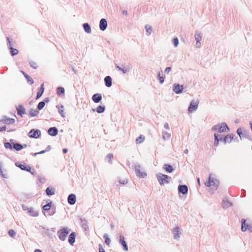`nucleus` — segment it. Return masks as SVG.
<instances>
[{
  "mask_svg": "<svg viewBox=\"0 0 252 252\" xmlns=\"http://www.w3.org/2000/svg\"><path fill=\"white\" fill-rule=\"evenodd\" d=\"M44 92V83H42L40 85V87L38 89V91L36 94V96L35 99H38L42 94H43Z\"/></svg>",
  "mask_w": 252,
  "mask_h": 252,
  "instance_id": "b1692460",
  "label": "nucleus"
},
{
  "mask_svg": "<svg viewBox=\"0 0 252 252\" xmlns=\"http://www.w3.org/2000/svg\"><path fill=\"white\" fill-rule=\"evenodd\" d=\"M46 204L43 205V202L42 203V211L46 216L45 211H48V216H53L56 213V206L53 204L50 199L46 200Z\"/></svg>",
  "mask_w": 252,
  "mask_h": 252,
  "instance_id": "f03ea898",
  "label": "nucleus"
},
{
  "mask_svg": "<svg viewBox=\"0 0 252 252\" xmlns=\"http://www.w3.org/2000/svg\"><path fill=\"white\" fill-rule=\"evenodd\" d=\"M41 131L38 129L32 128V129L28 134L29 137L37 139L41 136Z\"/></svg>",
  "mask_w": 252,
  "mask_h": 252,
  "instance_id": "9d476101",
  "label": "nucleus"
},
{
  "mask_svg": "<svg viewBox=\"0 0 252 252\" xmlns=\"http://www.w3.org/2000/svg\"><path fill=\"white\" fill-rule=\"evenodd\" d=\"M104 81L105 83V86L108 87L110 88L112 85V79L111 76H106L104 79Z\"/></svg>",
  "mask_w": 252,
  "mask_h": 252,
  "instance_id": "7c9ffc66",
  "label": "nucleus"
},
{
  "mask_svg": "<svg viewBox=\"0 0 252 252\" xmlns=\"http://www.w3.org/2000/svg\"><path fill=\"white\" fill-rule=\"evenodd\" d=\"M241 197H245L246 195V191L245 189H242V191H241Z\"/></svg>",
  "mask_w": 252,
  "mask_h": 252,
  "instance_id": "e2e57ef3",
  "label": "nucleus"
},
{
  "mask_svg": "<svg viewBox=\"0 0 252 252\" xmlns=\"http://www.w3.org/2000/svg\"><path fill=\"white\" fill-rule=\"evenodd\" d=\"M44 92V83H42L40 85V87L38 89V91L36 94V96L35 99H38L42 94H43Z\"/></svg>",
  "mask_w": 252,
  "mask_h": 252,
  "instance_id": "393cba45",
  "label": "nucleus"
},
{
  "mask_svg": "<svg viewBox=\"0 0 252 252\" xmlns=\"http://www.w3.org/2000/svg\"><path fill=\"white\" fill-rule=\"evenodd\" d=\"M2 162H0V175H1V176L4 178H8V176L7 175V174H4L3 173V172L2 170Z\"/></svg>",
  "mask_w": 252,
  "mask_h": 252,
  "instance_id": "8fccbe9b",
  "label": "nucleus"
},
{
  "mask_svg": "<svg viewBox=\"0 0 252 252\" xmlns=\"http://www.w3.org/2000/svg\"><path fill=\"white\" fill-rule=\"evenodd\" d=\"M178 191L179 194L186 195L188 192V187L186 185H179L178 187Z\"/></svg>",
  "mask_w": 252,
  "mask_h": 252,
  "instance_id": "4468645a",
  "label": "nucleus"
},
{
  "mask_svg": "<svg viewBox=\"0 0 252 252\" xmlns=\"http://www.w3.org/2000/svg\"><path fill=\"white\" fill-rule=\"evenodd\" d=\"M22 208L23 211H27L30 208H28L26 205L22 204Z\"/></svg>",
  "mask_w": 252,
  "mask_h": 252,
  "instance_id": "0e129e2a",
  "label": "nucleus"
},
{
  "mask_svg": "<svg viewBox=\"0 0 252 252\" xmlns=\"http://www.w3.org/2000/svg\"><path fill=\"white\" fill-rule=\"evenodd\" d=\"M45 193L48 196L53 195L55 193V189L52 187H48L45 189Z\"/></svg>",
  "mask_w": 252,
  "mask_h": 252,
  "instance_id": "72a5a7b5",
  "label": "nucleus"
},
{
  "mask_svg": "<svg viewBox=\"0 0 252 252\" xmlns=\"http://www.w3.org/2000/svg\"><path fill=\"white\" fill-rule=\"evenodd\" d=\"M198 100L196 101H195L194 100H191L188 109L189 113H192L196 111L198 108Z\"/></svg>",
  "mask_w": 252,
  "mask_h": 252,
  "instance_id": "f8f14e48",
  "label": "nucleus"
},
{
  "mask_svg": "<svg viewBox=\"0 0 252 252\" xmlns=\"http://www.w3.org/2000/svg\"><path fill=\"white\" fill-rule=\"evenodd\" d=\"M163 168L167 173H172L174 171V169L172 165L169 163L164 164Z\"/></svg>",
  "mask_w": 252,
  "mask_h": 252,
  "instance_id": "c85d7f7f",
  "label": "nucleus"
},
{
  "mask_svg": "<svg viewBox=\"0 0 252 252\" xmlns=\"http://www.w3.org/2000/svg\"><path fill=\"white\" fill-rule=\"evenodd\" d=\"M16 110L18 115L21 117H23V115L26 114V109L22 105H19L18 106L16 107Z\"/></svg>",
  "mask_w": 252,
  "mask_h": 252,
  "instance_id": "4be33fe9",
  "label": "nucleus"
},
{
  "mask_svg": "<svg viewBox=\"0 0 252 252\" xmlns=\"http://www.w3.org/2000/svg\"><path fill=\"white\" fill-rule=\"evenodd\" d=\"M29 64L30 65V66L34 69H36L38 67L37 63L35 62H33L32 61H30Z\"/></svg>",
  "mask_w": 252,
  "mask_h": 252,
  "instance_id": "4d7b16f0",
  "label": "nucleus"
},
{
  "mask_svg": "<svg viewBox=\"0 0 252 252\" xmlns=\"http://www.w3.org/2000/svg\"><path fill=\"white\" fill-rule=\"evenodd\" d=\"M28 213L31 216L37 217L38 216V212L34 211L32 207H30L28 210Z\"/></svg>",
  "mask_w": 252,
  "mask_h": 252,
  "instance_id": "79ce46f5",
  "label": "nucleus"
},
{
  "mask_svg": "<svg viewBox=\"0 0 252 252\" xmlns=\"http://www.w3.org/2000/svg\"><path fill=\"white\" fill-rule=\"evenodd\" d=\"M145 139V136L143 135H139L136 139V142L137 144H140Z\"/></svg>",
  "mask_w": 252,
  "mask_h": 252,
  "instance_id": "3c124183",
  "label": "nucleus"
},
{
  "mask_svg": "<svg viewBox=\"0 0 252 252\" xmlns=\"http://www.w3.org/2000/svg\"><path fill=\"white\" fill-rule=\"evenodd\" d=\"M102 98V95L99 93L94 94L92 97L93 101L95 103H99L101 100Z\"/></svg>",
  "mask_w": 252,
  "mask_h": 252,
  "instance_id": "bb28decb",
  "label": "nucleus"
},
{
  "mask_svg": "<svg viewBox=\"0 0 252 252\" xmlns=\"http://www.w3.org/2000/svg\"><path fill=\"white\" fill-rule=\"evenodd\" d=\"M58 129L55 126L51 127L47 130L48 134L52 136H55L58 134Z\"/></svg>",
  "mask_w": 252,
  "mask_h": 252,
  "instance_id": "aec40b11",
  "label": "nucleus"
},
{
  "mask_svg": "<svg viewBox=\"0 0 252 252\" xmlns=\"http://www.w3.org/2000/svg\"><path fill=\"white\" fill-rule=\"evenodd\" d=\"M119 182L121 184H123V185H125L126 184H127V180H120L119 181Z\"/></svg>",
  "mask_w": 252,
  "mask_h": 252,
  "instance_id": "69168bd1",
  "label": "nucleus"
},
{
  "mask_svg": "<svg viewBox=\"0 0 252 252\" xmlns=\"http://www.w3.org/2000/svg\"><path fill=\"white\" fill-rule=\"evenodd\" d=\"M226 135L228 140V143H230L233 140H236L237 142H239V140L237 137L233 133L227 134Z\"/></svg>",
  "mask_w": 252,
  "mask_h": 252,
  "instance_id": "e433bc0d",
  "label": "nucleus"
},
{
  "mask_svg": "<svg viewBox=\"0 0 252 252\" xmlns=\"http://www.w3.org/2000/svg\"><path fill=\"white\" fill-rule=\"evenodd\" d=\"M157 78L159 81V83L160 84H162L163 83V82L164 81V79L165 78V75H163L162 76H161L160 72H159L158 74Z\"/></svg>",
  "mask_w": 252,
  "mask_h": 252,
  "instance_id": "49530a36",
  "label": "nucleus"
},
{
  "mask_svg": "<svg viewBox=\"0 0 252 252\" xmlns=\"http://www.w3.org/2000/svg\"><path fill=\"white\" fill-rule=\"evenodd\" d=\"M194 37H195V40L196 42V47H200V45H201V43H200V41L202 39L201 33L199 32H196L195 35H194Z\"/></svg>",
  "mask_w": 252,
  "mask_h": 252,
  "instance_id": "412c9836",
  "label": "nucleus"
},
{
  "mask_svg": "<svg viewBox=\"0 0 252 252\" xmlns=\"http://www.w3.org/2000/svg\"><path fill=\"white\" fill-rule=\"evenodd\" d=\"M123 67H121L118 64H116V67L119 70L121 71L123 73H126L128 72L130 68L129 66H124V65H122Z\"/></svg>",
  "mask_w": 252,
  "mask_h": 252,
  "instance_id": "473e14b6",
  "label": "nucleus"
},
{
  "mask_svg": "<svg viewBox=\"0 0 252 252\" xmlns=\"http://www.w3.org/2000/svg\"><path fill=\"white\" fill-rule=\"evenodd\" d=\"M145 29L146 30V32L148 33H147V34H148V35H150L153 31L152 27L149 25H146L145 26Z\"/></svg>",
  "mask_w": 252,
  "mask_h": 252,
  "instance_id": "09e8293b",
  "label": "nucleus"
},
{
  "mask_svg": "<svg viewBox=\"0 0 252 252\" xmlns=\"http://www.w3.org/2000/svg\"><path fill=\"white\" fill-rule=\"evenodd\" d=\"M172 70V68L170 66H168L165 68L164 72L166 74H168Z\"/></svg>",
  "mask_w": 252,
  "mask_h": 252,
  "instance_id": "680f3d73",
  "label": "nucleus"
},
{
  "mask_svg": "<svg viewBox=\"0 0 252 252\" xmlns=\"http://www.w3.org/2000/svg\"><path fill=\"white\" fill-rule=\"evenodd\" d=\"M156 177L161 186L164 185L165 184H169L170 180L171 179L170 176L161 173L157 174Z\"/></svg>",
  "mask_w": 252,
  "mask_h": 252,
  "instance_id": "6e6552de",
  "label": "nucleus"
},
{
  "mask_svg": "<svg viewBox=\"0 0 252 252\" xmlns=\"http://www.w3.org/2000/svg\"><path fill=\"white\" fill-rule=\"evenodd\" d=\"M220 141L222 142L224 144L228 143V140L226 135H225L224 136L223 135H220Z\"/></svg>",
  "mask_w": 252,
  "mask_h": 252,
  "instance_id": "a18cd8bd",
  "label": "nucleus"
},
{
  "mask_svg": "<svg viewBox=\"0 0 252 252\" xmlns=\"http://www.w3.org/2000/svg\"><path fill=\"white\" fill-rule=\"evenodd\" d=\"M76 233L75 232H71L68 236V242L71 246H73L75 241Z\"/></svg>",
  "mask_w": 252,
  "mask_h": 252,
  "instance_id": "5701e85b",
  "label": "nucleus"
},
{
  "mask_svg": "<svg viewBox=\"0 0 252 252\" xmlns=\"http://www.w3.org/2000/svg\"><path fill=\"white\" fill-rule=\"evenodd\" d=\"M164 127L167 129H169V125L167 123H165L164 124Z\"/></svg>",
  "mask_w": 252,
  "mask_h": 252,
  "instance_id": "774afa93",
  "label": "nucleus"
},
{
  "mask_svg": "<svg viewBox=\"0 0 252 252\" xmlns=\"http://www.w3.org/2000/svg\"><path fill=\"white\" fill-rule=\"evenodd\" d=\"M241 231L245 232L248 230L250 232H252V223H246V220L242 219L241 220Z\"/></svg>",
  "mask_w": 252,
  "mask_h": 252,
  "instance_id": "1a4fd4ad",
  "label": "nucleus"
},
{
  "mask_svg": "<svg viewBox=\"0 0 252 252\" xmlns=\"http://www.w3.org/2000/svg\"><path fill=\"white\" fill-rule=\"evenodd\" d=\"M81 227L85 230L87 231L89 229V226L88 225V221L85 218H80Z\"/></svg>",
  "mask_w": 252,
  "mask_h": 252,
  "instance_id": "c756f323",
  "label": "nucleus"
},
{
  "mask_svg": "<svg viewBox=\"0 0 252 252\" xmlns=\"http://www.w3.org/2000/svg\"><path fill=\"white\" fill-rule=\"evenodd\" d=\"M44 92V83H42L40 85V87L38 89V91L36 94V96L35 99H38L42 94H43Z\"/></svg>",
  "mask_w": 252,
  "mask_h": 252,
  "instance_id": "a878e982",
  "label": "nucleus"
},
{
  "mask_svg": "<svg viewBox=\"0 0 252 252\" xmlns=\"http://www.w3.org/2000/svg\"><path fill=\"white\" fill-rule=\"evenodd\" d=\"M70 230L67 227H62L57 232L59 239L62 241H65Z\"/></svg>",
  "mask_w": 252,
  "mask_h": 252,
  "instance_id": "0eeeda50",
  "label": "nucleus"
},
{
  "mask_svg": "<svg viewBox=\"0 0 252 252\" xmlns=\"http://www.w3.org/2000/svg\"><path fill=\"white\" fill-rule=\"evenodd\" d=\"M6 126H3L0 127V132L5 131V130H6Z\"/></svg>",
  "mask_w": 252,
  "mask_h": 252,
  "instance_id": "338daca9",
  "label": "nucleus"
},
{
  "mask_svg": "<svg viewBox=\"0 0 252 252\" xmlns=\"http://www.w3.org/2000/svg\"><path fill=\"white\" fill-rule=\"evenodd\" d=\"M50 101L49 97H47L44 99L43 101L39 102L37 106V109L39 111L42 110L45 106V104Z\"/></svg>",
  "mask_w": 252,
  "mask_h": 252,
  "instance_id": "6ab92c4d",
  "label": "nucleus"
},
{
  "mask_svg": "<svg viewBox=\"0 0 252 252\" xmlns=\"http://www.w3.org/2000/svg\"><path fill=\"white\" fill-rule=\"evenodd\" d=\"M205 186L207 187H211L213 186L215 188L214 189H209L208 192L211 194H213L214 193V191L216 190L220 185V182L217 179H214L213 178L211 177V175L210 174L208 178V180L204 183Z\"/></svg>",
  "mask_w": 252,
  "mask_h": 252,
  "instance_id": "7ed1b4c3",
  "label": "nucleus"
},
{
  "mask_svg": "<svg viewBox=\"0 0 252 252\" xmlns=\"http://www.w3.org/2000/svg\"><path fill=\"white\" fill-rule=\"evenodd\" d=\"M8 234L9 236L13 238H15L16 233L15 231L13 229H10L8 231Z\"/></svg>",
  "mask_w": 252,
  "mask_h": 252,
  "instance_id": "5fc2aeb1",
  "label": "nucleus"
},
{
  "mask_svg": "<svg viewBox=\"0 0 252 252\" xmlns=\"http://www.w3.org/2000/svg\"><path fill=\"white\" fill-rule=\"evenodd\" d=\"M162 137L164 140L168 139L170 137V134L167 132H163Z\"/></svg>",
  "mask_w": 252,
  "mask_h": 252,
  "instance_id": "6e6d98bb",
  "label": "nucleus"
},
{
  "mask_svg": "<svg viewBox=\"0 0 252 252\" xmlns=\"http://www.w3.org/2000/svg\"><path fill=\"white\" fill-rule=\"evenodd\" d=\"M56 107L59 109V113H60V115L63 117H65V115L63 111V106L61 104V105H57Z\"/></svg>",
  "mask_w": 252,
  "mask_h": 252,
  "instance_id": "c03bdc74",
  "label": "nucleus"
},
{
  "mask_svg": "<svg viewBox=\"0 0 252 252\" xmlns=\"http://www.w3.org/2000/svg\"><path fill=\"white\" fill-rule=\"evenodd\" d=\"M232 205V203L228 200L223 199L222 202V206L223 208H228Z\"/></svg>",
  "mask_w": 252,
  "mask_h": 252,
  "instance_id": "ea45409f",
  "label": "nucleus"
},
{
  "mask_svg": "<svg viewBox=\"0 0 252 252\" xmlns=\"http://www.w3.org/2000/svg\"><path fill=\"white\" fill-rule=\"evenodd\" d=\"M236 133L239 136L240 139L242 140L245 138L252 142V138L250 135V131L246 129L244 127H238L236 130Z\"/></svg>",
  "mask_w": 252,
  "mask_h": 252,
  "instance_id": "39448f33",
  "label": "nucleus"
},
{
  "mask_svg": "<svg viewBox=\"0 0 252 252\" xmlns=\"http://www.w3.org/2000/svg\"><path fill=\"white\" fill-rule=\"evenodd\" d=\"M67 202L70 205H74L76 202V196L75 194L71 193L67 197Z\"/></svg>",
  "mask_w": 252,
  "mask_h": 252,
  "instance_id": "f3484780",
  "label": "nucleus"
},
{
  "mask_svg": "<svg viewBox=\"0 0 252 252\" xmlns=\"http://www.w3.org/2000/svg\"><path fill=\"white\" fill-rule=\"evenodd\" d=\"M214 146L216 147H218L219 145V142L220 141V134L218 133H215L214 134Z\"/></svg>",
  "mask_w": 252,
  "mask_h": 252,
  "instance_id": "c9c22d12",
  "label": "nucleus"
},
{
  "mask_svg": "<svg viewBox=\"0 0 252 252\" xmlns=\"http://www.w3.org/2000/svg\"><path fill=\"white\" fill-rule=\"evenodd\" d=\"M1 122L6 125H11L15 122V120L13 118H10L6 116H3L2 119L0 120V123Z\"/></svg>",
  "mask_w": 252,
  "mask_h": 252,
  "instance_id": "2eb2a0df",
  "label": "nucleus"
},
{
  "mask_svg": "<svg viewBox=\"0 0 252 252\" xmlns=\"http://www.w3.org/2000/svg\"><path fill=\"white\" fill-rule=\"evenodd\" d=\"M40 227L43 230H44L45 234L46 236H48L50 238L53 237V233L51 232V230L49 229L46 228L42 226H40Z\"/></svg>",
  "mask_w": 252,
  "mask_h": 252,
  "instance_id": "58836bf2",
  "label": "nucleus"
},
{
  "mask_svg": "<svg viewBox=\"0 0 252 252\" xmlns=\"http://www.w3.org/2000/svg\"><path fill=\"white\" fill-rule=\"evenodd\" d=\"M180 227L177 226L173 228V233L174 234V238L178 240L180 238V234H181L180 231Z\"/></svg>",
  "mask_w": 252,
  "mask_h": 252,
  "instance_id": "2f4dec72",
  "label": "nucleus"
},
{
  "mask_svg": "<svg viewBox=\"0 0 252 252\" xmlns=\"http://www.w3.org/2000/svg\"><path fill=\"white\" fill-rule=\"evenodd\" d=\"M98 252H106L100 244L98 245Z\"/></svg>",
  "mask_w": 252,
  "mask_h": 252,
  "instance_id": "052dcab7",
  "label": "nucleus"
},
{
  "mask_svg": "<svg viewBox=\"0 0 252 252\" xmlns=\"http://www.w3.org/2000/svg\"><path fill=\"white\" fill-rule=\"evenodd\" d=\"M135 171L136 175L139 178H144L147 176V174L144 172H142L140 170L141 166L140 164H135Z\"/></svg>",
  "mask_w": 252,
  "mask_h": 252,
  "instance_id": "9b49d317",
  "label": "nucleus"
},
{
  "mask_svg": "<svg viewBox=\"0 0 252 252\" xmlns=\"http://www.w3.org/2000/svg\"><path fill=\"white\" fill-rule=\"evenodd\" d=\"M211 130L213 131H218L220 133H223L225 132H228L230 131V128L228 127L226 123L223 122L220 124H218L214 125L211 128Z\"/></svg>",
  "mask_w": 252,
  "mask_h": 252,
  "instance_id": "423d86ee",
  "label": "nucleus"
},
{
  "mask_svg": "<svg viewBox=\"0 0 252 252\" xmlns=\"http://www.w3.org/2000/svg\"><path fill=\"white\" fill-rule=\"evenodd\" d=\"M107 21L104 18H102L100 19L99 21V29L101 31H105L107 27Z\"/></svg>",
  "mask_w": 252,
  "mask_h": 252,
  "instance_id": "a211bd4d",
  "label": "nucleus"
},
{
  "mask_svg": "<svg viewBox=\"0 0 252 252\" xmlns=\"http://www.w3.org/2000/svg\"><path fill=\"white\" fill-rule=\"evenodd\" d=\"M105 110V106L104 105H99L96 109H92L93 111H96L99 114L103 113Z\"/></svg>",
  "mask_w": 252,
  "mask_h": 252,
  "instance_id": "f704fd0d",
  "label": "nucleus"
},
{
  "mask_svg": "<svg viewBox=\"0 0 252 252\" xmlns=\"http://www.w3.org/2000/svg\"><path fill=\"white\" fill-rule=\"evenodd\" d=\"M20 72L24 76V77L27 80V82L30 85H32L34 83V81L32 79V78L31 76H30L28 74H27L25 71L21 70Z\"/></svg>",
  "mask_w": 252,
  "mask_h": 252,
  "instance_id": "cd10ccee",
  "label": "nucleus"
},
{
  "mask_svg": "<svg viewBox=\"0 0 252 252\" xmlns=\"http://www.w3.org/2000/svg\"><path fill=\"white\" fill-rule=\"evenodd\" d=\"M4 146L5 149L12 150L14 149L16 151H19L22 150L24 148L27 147V145L22 144L18 142H16L13 139H11L9 142H4Z\"/></svg>",
  "mask_w": 252,
  "mask_h": 252,
  "instance_id": "f257e3e1",
  "label": "nucleus"
},
{
  "mask_svg": "<svg viewBox=\"0 0 252 252\" xmlns=\"http://www.w3.org/2000/svg\"><path fill=\"white\" fill-rule=\"evenodd\" d=\"M39 110H34L32 108H31L29 111V115L31 117H33L37 116L38 114H39Z\"/></svg>",
  "mask_w": 252,
  "mask_h": 252,
  "instance_id": "37998d69",
  "label": "nucleus"
},
{
  "mask_svg": "<svg viewBox=\"0 0 252 252\" xmlns=\"http://www.w3.org/2000/svg\"><path fill=\"white\" fill-rule=\"evenodd\" d=\"M6 41L8 49L12 48V46L13 45V41L10 39L9 37H6Z\"/></svg>",
  "mask_w": 252,
  "mask_h": 252,
  "instance_id": "864d4df0",
  "label": "nucleus"
},
{
  "mask_svg": "<svg viewBox=\"0 0 252 252\" xmlns=\"http://www.w3.org/2000/svg\"><path fill=\"white\" fill-rule=\"evenodd\" d=\"M172 43L173 44L175 47H177L179 45V39L178 37H174L172 39Z\"/></svg>",
  "mask_w": 252,
  "mask_h": 252,
  "instance_id": "13d9d810",
  "label": "nucleus"
},
{
  "mask_svg": "<svg viewBox=\"0 0 252 252\" xmlns=\"http://www.w3.org/2000/svg\"><path fill=\"white\" fill-rule=\"evenodd\" d=\"M15 165L21 170L30 172L32 175L34 176L36 174L34 169L32 168L30 165L27 164L24 161L16 162Z\"/></svg>",
  "mask_w": 252,
  "mask_h": 252,
  "instance_id": "20e7f679",
  "label": "nucleus"
},
{
  "mask_svg": "<svg viewBox=\"0 0 252 252\" xmlns=\"http://www.w3.org/2000/svg\"><path fill=\"white\" fill-rule=\"evenodd\" d=\"M84 31L87 33H91V27L88 23H85L82 25Z\"/></svg>",
  "mask_w": 252,
  "mask_h": 252,
  "instance_id": "4c0bfd02",
  "label": "nucleus"
},
{
  "mask_svg": "<svg viewBox=\"0 0 252 252\" xmlns=\"http://www.w3.org/2000/svg\"><path fill=\"white\" fill-rule=\"evenodd\" d=\"M119 243L123 247V249L125 251H128V247L127 245V243L125 240V237L123 235H120Z\"/></svg>",
  "mask_w": 252,
  "mask_h": 252,
  "instance_id": "dca6fc26",
  "label": "nucleus"
},
{
  "mask_svg": "<svg viewBox=\"0 0 252 252\" xmlns=\"http://www.w3.org/2000/svg\"><path fill=\"white\" fill-rule=\"evenodd\" d=\"M113 158V154H111V153H110V154H108L106 157V158H108L109 160H108V162L109 163H112V162L111 161V159Z\"/></svg>",
  "mask_w": 252,
  "mask_h": 252,
  "instance_id": "bf43d9fd",
  "label": "nucleus"
},
{
  "mask_svg": "<svg viewBox=\"0 0 252 252\" xmlns=\"http://www.w3.org/2000/svg\"><path fill=\"white\" fill-rule=\"evenodd\" d=\"M184 90V85L175 83L173 85V91L176 94H180L183 93Z\"/></svg>",
  "mask_w": 252,
  "mask_h": 252,
  "instance_id": "ddd939ff",
  "label": "nucleus"
},
{
  "mask_svg": "<svg viewBox=\"0 0 252 252\" xmlns=\"http://www.w3.org/2000/svg\"><path fill=\"white\" fill-rule=\"evenodd\" d=\"M9 50L10 51V54L12 57L16 56L19 53V51L17 49L14 48L13 47L9 49Z\"/></svg>",
  "mask_w": 252,
  "mask_h": 252,
  "instance_id": "de8ad7c7",
  "label": "nucleus"
},
{
  "mask_svg": "<svg viewBox=\"0 0 252 252\" xmlns=\"http://www.w3.org/2000/svg\"><path fill=\"white\" fill-rule=\"evenodd\" d=\"M57 94L58 96H61L62 95H64L65 93V90L63 87H58L57 88Z\"/></svg>",
  "mask_w": 252,
  "mask_h": 252,
  "instance_id": "a19ab883",
  "label": "nucleus"
},
{
  "mask_svg": "<svg viewBox=\"0 0 252 252\" xmlns=\"http://www.w3.org/2000/svg\"><path fill=\"white\" fill-rule=\"evenodd\" d=\"M103 238L104 239V241H105V243L109 246L110 244V242H111V240H110V239L109 238V237H108V235L107 234H105L104 235H103Z\"/></svg>",
  "mask_w": 252,
  "mask_h": 252,
  "instance_id": "603ef678",
  "label": "nucleus"
}]
</instances>
